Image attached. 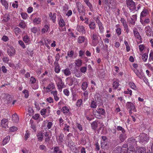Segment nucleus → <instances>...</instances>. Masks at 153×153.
<instances>
[{"instance_id":"nucleus-1","label":"nucleus","mask_w":153,"mask_h":153,"mask_svg":"<svg viewBox=\"0 0 153 153\" xmlns=\"http://www.w3.org/2000/svg\"><path fill=\"white\" fill-rule=\"evenodd\" d=\"M93 113L96 118L99 119H101L102 118L101 115H104L105 112L104 109L100 108H97V110H94Z\"/></svg>"},{"instance_id":"nucleus-2","label":"nucleus","mask_w":153,"mask_h":153,"mask_svg":"<svg viewBox=\"0 0 153 153\" xmlns=\"http://www.w3.org/2000/svg\"><path fill=\"white\" fill-rule=\"evenodd\" d=\"M139 138L140 142L143 145L147 143L149 139L148 135L144 133L140 134L139 135Z\"/></svg>"},{"instance_id":"nucleus-3","label":"nucleus","mask_w":153,"mask_h":153,"mask_svg":"<svg viewBox=\"0 0 153 153\" xmlns=\"http://www.w3.org/2000/svg\"><path fill=\"white\" fill-rule=\"evenodd\" d=\"M126 2L127 7L131 10V11L137 10H136V8L135 3L133 1V0H126Z\"/></svg>"},{"instance_id":"nucleus-4","label":"nucleus","mask_w":153,"mask_h":153,"mask_svg":"<svg viewBox=\"0 0 153 153\" xmlns=\"http://www.w3.org/2000/svg\"><path fill=\"white\" fill-rule=\"evenodd\" d=\"M76 7L79 14L81 16H84L85 14V11L83 6L79 2L76 3Z\"/></svg>"},{"instance_id":"nucleus-5","label":"nucleus","mask_w":153,"mask_h":153,"mask_svg":"<svg viewBox=\"0 0 153 153\" xmlns=\"http://www.w3.org/2000/svg\"><path fill=\"white\" fill-rule=\"evenodd\" d=\"M8 48L7 49V53L10 57L13 56L16 54V51L12 45H8Z\"/></svg>"},{"instance_id":"nucleus-6","label":"nucleus","mask_w":153,"mask_h":153,"mask_svg":"<svg viewBox=\"0 0 153 153\" xmlns=\"http://www.w3.org/2000/svg\"><path fill=\"white\" fill-rule=\"evenodd\" d=\"M13 98L11 96L8 94H5L4 97V102L5 104H10L12 102Z\"/></svg>"},{"instance_id":"nucleus-7","label":"nucleus","mask_w":153,"mask_h":153,"mask_svg":"<svg viewBox=\"0 0 153 153\" xmlns=\"http://www.w3.org/2000/svg\"><path fill=\"white\" fill-rule=\"evenodd\" d=\"M126 107L127 109L132 110L134 112L137 111L134 104L132 102H127L126 104Z\"/></svg>"},{"instance_id":"nucleus-8","label":"nucleus","mask_w":153,"mask_h":153,"mask_svg":"<svg viewBox=\"0 0 153 153\" xmlns=\"http://www.w3.org/2000/svg\"><path fill=\"white\" fill-rule=\"evenodd\" d=\"M127 143L131 146H134L136 145L137 141L133 137L128 138L127 140Z\"/></svg>"},{"instance_id":"nucleus-9","label":"nucleus","mask_w":153,"mask_h":153,"mask_svg":"<svg viewBox=\"0 0 153 153\" xmlns=\"http://www.w3.org/2000/svg\"><path fill=\"white\" fill-rule=\"evenodd\" d=\"M91 38L92 39V45L94 46H95L97 44V41L98 40V36L95 33H93Z\"/></svg>"},{"instance_id":"nucleus-10","label":"nucleus","mask_w":153,"mask_h":153,"mask_svg":"<svg viewBox=\"0 0 153 153\" xmlns=\"http://www.w3.org/2000/svg\"><path fill=\"white\" fill-rule=\"evenodd\" d=\"M68 145L71 150H72L75 153L77 152L78 150L77 148L75 147L74 143L71 140H69L68 142Z\"/></svg>"},{"instance_id":"nucleus-11","label":"nucleus","mask_w":153,"mask_h":153,"mask_svg":"<svg viewBox=\"0 0 153 153\" xmlns=\"http://www.w3.org/2000/svg\"><path fill=\"white\" fill-rule=\"evenodd\" d=\"M58 82L57 84V86L60 91H62V89L65 87L64 83L62 82V79L60 78H58Z\"/></svg>"},{"instance_id":"nucleus-12","label":"nucleus","mask_w":153,"mask_h":153,"mask_svg":"<svg viewBox=\"0 0 153 153\" xmlns=\"http://www.w3.org/2000/svg\"><path fill=\"white\" fill-rule=\"evenodd\" d=\"M119 80L117 79H114L113 82L112 87L115 90L120 85Z\"/></svg>"},{"instance_id":"nucleus-13","label":"nucleus","mask_w":153,"mask_h":153,"mask_svg":"<svg viewBox=\"0 0 153 153\" xmlns=\"http://www.w3.org/2000/svg\"><path fill=\"white\" fill-rule=\"evenodd\" d=\"M145 30L146 35L148 36H151L152 31L150 26L148 25L146 27Z\"/></svg>"},{"instance_id":"nucleus-14","label":"nucleus","mask_w":153,"mask_h":153,"mask_svg":"<svg viewBox=\"0 0 153 153\" xmlns=\"http://www.w3.org/2000/svg\"><path fill=\"white\" fill-rule=\"evenodd\" d=\"M127 137V136L126 132L120 133L118 137L119 139L121 142H123Z\"/></svg>"},{"instance_id":"nucleus-15","label":"nucleus","mask_w":153,"mask_h":153,"mask_svg":"<svg viewBox=\"0 0 153 153\" xmlns=\"http://www.w3.org/2000/svg\"><path fill=\"white\" fill-rule=\"evenodd\" d=\"M8 123V120L6 119H3L1 122V125L4 128L8 127L7 125Z\"/></svg>"},{"instance_id":"nucleus-16","label":"nucleus","mask_w":153,"mask_h":153,"mask_svg":"<svg viewBox=\"0 0 153 153\" xmlns=\"http://www.w3.org/2000/svg\"><path fill=\"white\" fill-rule=\"evenodd\" d=\"M137 30L136 28H134L133 29V31L134 36L136 38L140 40L142 39L139 33L137 31Z\"/></svg>"},{"instance_id":"nucleus-17","label":"nucleus","mask_w":153,"mask_h":153,"mask_svg":"<svg viewBox=\"0 0 153 153\" xmlns=\"http://www.w3.org/2000/svg\"><path fill=\"white\" fill-rule=\"evenodd\" d=\"M101 147L102 149H107L109 148L108 144L104 141L101 142Z\"/></svg>"},{"instance_id":"nucleus-18","label":"nucleus","mask_w":153,"mask_h":153,"mask_svg":"<svg viewBox=\"0 0 153 153\" xmlns=\"http://www.w3.org/2000/svg\"><path fill=\"white\" fill-rule=\"evenodd\" d=\"M36 136L37 137L38 140L40 142H41L43 140L44 135L41 132L38 133L36 134Z\"/></svg>"},{"instance_id":"nucleus-19","label":"nucleus","mask_w":153,"mask_h":153,"mask_svg":"<svg viewBox=\"0 0 153 153\" xmlns=\"http://www.w3.org/2000/svg\"><path fill=\"white\" fill-rule=\"evenodd\" d=\"M49 15L50 19L53 21V22H55L56 19V14L55 13H53L52 14L51 12H50Z\"/></svg>"},{"instance_id":"nucleus-20","label":"nucleus","mask_w":153,"mask_h":153,"mask_svg":"<svg viewBox=\"0 0 153 153\" xmlns=\"http://www.w3.org/2000/svg\"><path fill=\"white\" fill-rule=\"evenodd\" d=\"M91 127L92 129L95 130L97 129L98 127L97 122L96 121L92 122L91 124Z\"/></svg>"},{"instance_id":"nucleus-21","label":"nucleus","mask_w":153,"mask_h":153,"mask_svg":"<svg viewBox=\"0 0 153 153\" xmlns=\"http://www.w3.org/2000/svg\"><path fill=\"white\" fill-rule=\"evenodd\" d=\"M77 30L80 32L82 33H85V27L83 26H78L77 28Z\"/></svg>"},{"instance_id":"nucleus-22","label":"nucleus","mask_w":153,"mask_h":153,"mask_svg":"<svg viewBox=\"0 0 153 153\" xmlns=\"http://www.w3.org/2000/svg\"><path fill=\"white\" fill-rule=\"evenodd\" d=\"M148 11L146 9H144L141 12L140 15V19H143V18L145 17L147 14Z\"/></svg>"},{"instance_id":"nucleus-23","label":"nucleus","mask_w":153,"mask_h":153,"mask_svg":"<svg viewBox=\"0 0 153 153\" xmlns=\"http://www.w3.org/2000/svg\"><path fill=\"white\" fill-rule=\"evenodd\" d=\"M51 93L53 95L55 100L57 101L59 100V98L57 96V91H53L51 92Z\"/></svg>"},{"instance_id":"nucleus-24","label":"nucleus","mask_w":153,"mask_h":153,"mask_svg":"<svg viewBox=\"0 0 153 153\" xmlns=\"http://www.w3.org/2000/svg\"><path fill=\"white\" fill-rule=\"evenodd\" d=\"M81 73L80 71L76 69L75 70L74 72L75 76L77 77H79L82 76V74Z\"/></svg>"},{"instance_id":"nucleus-25","label":"nucleus","mask_w":153,"mask_h":153,"mask_svg":"<svg viewBox=\"0 0 153 153\" xmlns=\"http://www.w3.org/2000/svg\"><path fill=\"white\" fill-rule=\"evenodd\" d=\"M131 23L132 25H134L135 23V21L137 19V15H133L132 16L131 18Z\"/></svg>"},{"instance_id":"nucleus-26","label":"nucleus","mask_w":153,"mask_h":153,"mask_svg":"<svg viewBox=\"0 0 153 153\" xmlns=\"http://www.w3.org/2000/svg\"><path fill=\"white\" fill-rule=\"evenodd\" d=\"M137 153H146V149L143 147H139L137 150Z\"/></svg>"},{"instance_id":"nucleus-27","label":"nucleus","mask_w":153,"mask_h":153,"mask_svg":"<svg viewBox=\"0 0 153 153\" xmlns=\"http://www.w3.org/2000/svg\"><path fill=\"white\" fill-rule=\"evenodd\" d=\"M140 22L143 25L145 26L146 23H149L150 22V20L149 18L145 19L144 21L143 19H140Z\"/></svg>"},{"instance_id":"nucleus-28","label":"nucleus","mask_w":153,"mask_h":153,"mask_svg":"<svg viewBox=\"0 0 153 153\" xmlns=\"http://www.w3.org/2000/svg\"><path fill=\"white\" fill-rule=\"evenodd\" d=\"M90 106L92 108H96L97 107V102L94 100L92 101L90 104Z\"/></svg>"},{"instance_id":"nucleus-29","label":"nucleus","mask_w":153,"mask_h":153,"mask_svg":"<svg viewBox=\"0 0 153 153\" xmlns=\"http://www.w3.org/2000/svg\"><path fill=\"white\" fill-rule=\"evenodd\" d=\"M134 73L136 74L137 76L140 78H141L142 77V75L141 73L138 70L136 69H133Z\"/></svg>"},{"instance_id":"nucleus-30","label":"nucleus","mask_w":153,"mask_h":153,"mask_svg":"<svg viewBox=\"0 0 153 153\" xmlns=\"http://www.w3.org/2000/svg\"><path fill=\"white\" fill-rule=\"evenodd\" d=\"M68 85L70 86L72 85L74 83V79L71 77H68Z\"/></svg>"},{"instance_id":"nucleus-31","label":"nucleus","mask_w":153,"mask_h":153,"mask_svg":"<svg viewBox=\"0 0 153 153\" xmlns=\"http://www.w3.org/2000/svg\"><path fill=\"white\" fill-rule=\"evenodd\" d=\"M1 2L2 5L4 6L6 9H7L8 7V4L6 0H1Z\"/></svg>"},{"instance_id":"nucleus-32","label":"nucleus","mask_w":153,"mask_h":153,"mask_svg":"<svg viewBox=\"0 0 153 153\" xmlns=\"http://www.w3.org/2000/svg\"><path fill=\"white\" fill-rule=\"evenodd\" d=\"M75 63L76 66L79 67L82 65V61L81 59H79L75 60Z\"/></svg>"},{"instance_id":"nucleus-33","label":"nucleus","mask_w":153,"mask_h":153,"mask_svg":"<svg viewBox=\"0 0 153 153\" xmlns=\"http://www.w3.org/2000/svg\"><path fill=\"white\" fill-rule=\"evenodd\" d=\"M42 30V33H45L46 32L48 31L49 26L48 25H45Z\"/></svg>"},{"instance_id":"nucleus-34","label":"nucleus","mask_w":153,"mask_h":153,"mask_svg":"<svg viewBox=\"0 0 153 153\" xmlns=\"http://www.w3.org/2000/svg\"><path fill=\"white\" fill-rule=\"evenodd\" d=\"M10 137L9 136H7L3 140V145L6 144L10 140Z\"/></svg>"},{"instance_id":"nucleus-35","label":"nucleus","mask_w":153,"mask_h":153,"mask_svg":"<svg viewBox=\"0 0 153 153\" xmlns=\"http://www.w3.org/2000/svg\"><path fill=\"white\" fill-rule=\"evenodd\" d=\"M45 137V141L46 142H49L50 140V137L48 133L45 132L44 133Z\"/></svg>"},{"instance_id":"nucleus-36","label":"nucleus","mask_w":153,"mask_h":153,"mask_svg":"<svg viewBox=\"0 0 153 153\" xmlns=\"http://www.w3.org/2000/svg\"><path fill=\"white\" fill-rule=\"evenodd\" d=\"M10 19V16L9 14H5L4 16L3 20L5 22H8Z\"/></svg>"},{"instance_id":"nucleus-37","label":"nucleus","mask_w":153,"mask_h":153,"mask_svg":"<svg viewBox=\"0 0 153 153\" xmlns=\"http://www.w3.org/2000/svg\"><path fill=\"white\" fill-rule=\"evenodd\" d=\"M88 86V84L87 82H83L82 84V88L83 90H85Z\"/></svg>"},{"instance_id":"nucleus-38","label":"nucleus","mask_w":153,"mask_h":153,"mask_svg":"<svg viewBox=\"0 0 153 153\" xmlns=\"http://www.w3.org/2000/svg\"><path fill=\"white\" fill-rule=\"evenodd\" d=\"M12 118L14 122H17L18 121V116L16 114H13L12 115Z\"/></svg>"},{"instance_id":"nucleus-39","label":"nucleus","mask_w":153,"mask_h":153,"mask_svg":"<svg viewBox=\"0 0 153 153\" xmlns=\"http://www.w3.org/2000/svg\"><path fill=\"white\" fill-rule=\"evenodd\" d=\"M59 25L60 27H62L65 26V24L64 20L62 19H60L59 22Z\"/></svg>"},{"instance_id":"nucleus-40","label":"nucleus","mask_w":153,"mask_h":153,"mask_svg":"<svg viewBox=\"0 0 153 153\" xmlns=\"http://www.w3.org/2000/svg\"><path fill=\"white\" fill-rule=\"evenodd\" d=\"M64 137V135L62 134V133H60L59 136L58 137L59 142V143H62L63 141V137Z\"/></svg>"},{"instance_id":"nucleus-41","label":"nucleus","mask_w":153,"mask_h":153,"mask_svg":"<svg viewBox=\"0 0 153 153\" xmlns=\"http://www.w3.org/2000/svg\"><path fill=\"white\" fill-rule=\"evenodd\" d=\"M89 28L92 30L94 29L95 28V24L94 22H91L89 25Z\"/></svg>"},{"instance_id":"nucleus-42","label":"nucleus","mask_w":153,"mask_h":153,"mask_svg":"<svg viewBox=\"0 0 153 153\" xmlns=\"http://www.w3.org/2000/svg\"><path fill=\"white\" fill-rule=\"evenodd\" d=\"M66 76H69L71 74V72L68 68H66L65 70H63Z\"/></svg>"},{"instance_id":"nucleus-43","label":"nucleus","mask_w":153,"mask_h":153,"mask_svg":"<svg viewBox=\"0 0 153 153\" xmlns=\"http://www.w3.org/2000/svg\"><path fill=\"white\" fill-rule=\"evenodd\" d=\"M129 85L130 88L134 89H136V86L133 82H130L129 83Z\"/></svg>"},{"instance_id":"nucleus-44","label":"nucleus","mask_w":153,"mask_h":153,"mask_svg":"<svg viewBox=\"0 0 153 153\" xmlns=\"http://www.w3.org/2000/svg\"><path fill=\"white\" fill-rule=\"evenodd\" d=\"M117 131H121L122 133L126 132V131L122 127L120 126H117Z\"/></svg>"},{"instance_id":"nucleus-45","label":"nucleus","mask_w":153,"mask_h":153,"mask_svg":"<svg viewBox=\"0 0 153 153\" xmlns=\"http://www.w3.org/2000/svg\"><path fill=\"white\" fill-rule=\"evenodd\" d=\"M74 54V51L73 50L71 51H68L67 53L68 56L71 58H72Z\"/></svg>"},{"instance_id":"nucleus-46","label":"nucleus","mask_w":153,"mask_h":153,"mask_svg":"<svg viewBox=\"0 0 153 153\" xmlns=\"http://www.w3.org/2000/svg\"><path fill=\"white\" fill-rule=\"evenodd\" d=\"M55 88V86L54 84L53 83H51V84H49L46 88V89L50 90L53 89Z\"/></svg>"},{"instance_id":"nucleus-47","label":"nucleus","mask_w":153,"mask_h":153,"mask_svg":"<svg viewBox=\"0 0 153 153\" xmlns=\"http://www.w3.org/2000/svg\"><path fill=\"white\" fill-rule=\"evenodd\" d=\"M62 111L64 114H66L69 112V109L67 106H65L62 108Z\"/></svg>"},{"instance_id":"nucleus-48","label":"nucleus","mask_w":153,"mask_h":153,"mask_svg":"<svg viewBox=\"0 0 153 153\" xmlns=\"http://www.w3.org/2000/svg\"><path fill=\"white\" fill-rule=\"evenodd\" d=\"M85 38L83 36H79L78 38V42L79 43H83L85 41Z\"/></svg>"},{"instance_id":"nucleus-49","label":"nucleus","mask_w":153,"mask_h":153,"mask_svg":"<svg viewBox=\"0 0 153 153\" xmlns=\"http://www.w3.org/2000/svg\"><path fill=\"white\" fill-rule=\"evenodd\" d=\"M148 58V55L146 53H144L142 55V59L143 60L144 62H146L147 61Z\"/></svg>"},{"instance_id":"nucleus-50","label":"nucleus","mask_w":153,"mask_h":153,"mask_svg":"<svg viewBox=\"0 0 153 153\" xmlns=\"http://www.w3.org/2000/svg\"><path fill=\"white\" fill-rule=\"evenodd\" d=\"M22 93L25 94L24 97L26 98H27L29 96V92L27 90H25L22 91Z\"/></svg>"},{"instance_id":"nucleus-51","label":"nucleus","mask_w":153,"mask_h":153,"mask_svg":"<svg viewBox=\"0 0 153 153\" xmlns=\"http://www.w3.org/2000/svg\"><path fill=\"white\" fill-rule=\"evenodd\" d=\"M23 39L24 42L26 43H28L30 41L29 37L27 36H25L23 37Z\"/></svg>"},{"instance_id":"nucleus-52","label":"nucleus","mask_w":153,"mask_h":153,"mask_svg":"<svg viewBox=\"0 0 153 153\" xmlns=\"http://www.w3.org/2000/svg\"><path fill=\"white\" fill-rule=\"evenodd\" d=\"M33 22L36 24H39L40 23L41 19L39 18H36L34 19Z\"/></svg>"},{"instance_id":"nucleus-53","label":"nucleus","mask_w":153,"mask_h":153,"mask_svg":"<svg viewBox=\"0 0 153 153\" xmlns=\"http://www.w3.org/2000/svg\"><path fill=\"white\" fill-rule=\"evenodd\" d=\"M109 3L111 5L113 6V7H115L116 6V2L115 0H110Z\"/></svg>"},{"instance_id":"nucleus-54","label":"nucleus","mask_w":153,"mask_h":153,"mask_svg":"<svg viewBox=\"0 0 153 153\" xmlns=\"http://www.w3.org/2000/svg\"><path fill=\"white\" fill-rule=\"evenodd\" d=\"M3 62L5 63H8L9 61V58L7 56H4L2 59Z\"/></svg>"},{"instance_id":"nucleus-55","label":"nucleus","mask_w":153,"mask_h":153,"mask_svg":"<svg viewBox=\"0 0 153 153\" xmlns=\"http://www.w3.org/2000/svg\"><path fill=\"white\" fill-rule=\"evenodd\" d=\"M82 101L81 99L78 100L76 102V105L78 107H79L81 105L82 103Z\"/></svg>"},{"instance_id":"nucleus-56","label":"nucleus","mask_w":153,"mask_h":153,"mask_svg":"<svg viewBox=\"0 0 153 153\" xmlns=\"http://www.w3.org/2000/svg\"><path fill=\"white\" fill-rule=\"evenodd\" d=\"M87 71V66L82 67L80 69V72L81 73H85Z\"/></svg>"},{"instance_id":"nucleus-57","label":"nucleus","mask_w":153,"mask_h":153,"mask_svg":"<svg viewBox=\"0 0 153 153\" xmlns=\"http://www.w3.org/2000/svg\"><path fill=\"white\" fill-rule=\"evenodd\" d=\"M60 69H61L60 66L55 67L54 71L57 73H58L60 72Z\"/></svg>"},{"instance_id":"nucleus-58","label":"nucleus","mask_w":153,"mask_h":153,"mask_svg":"<svg viewBox=\"0 0 153 153\" xmlns=\"http://www.w3.org/2000/svg\"><path fill=\"white\" fill-rule=\"evenodd\" d=\"M19 26L21 27L24 28L25 27L26 25L25 23L23 21H22L19 23Z\"/></svg>"},{"instance_id":"nucleus-59","label":"nucleus","mask_w":153,"mask_h":153,"mask_svg":"<svg viewBox=\"0 0 153 153\" xmlns=\"http://www.w3.org/2000/svg\"><path fill=\"white\" fill-rule=\"evenodd\" d=\"M39 148L40 150H43L45 151H46L47 149L46 146L43 145H40Z\"/></svg>"},{"instance_id":"nucleus-60","label":"nucleus","mask_w":153,"mask_h":153,"mask_svg":"<svg viewBox=\"0 0 153 153\" xmlns=\"http://www.w3.org/2000/svg\"><path fill=\"white\" fill-rule=\"evenodd\" d=\"M40 115L39 114H36L33 116L32 118L35 120H37L39 117Z\"/></svg>"},{"instance_id":"nucleus-61","label":"nucleus","mask_w":153,"mask_h":153,"mask_svg":"<svg viewBox=\"0 0 153 153\" xmlns=\"http://www.w3.org/2000/svg\"><path fill=\"white\" fill-rule=\"evenodd\" d=\"M9 129L10 131L14 132L17 130V128L16 127L12 126Z\"/></svg>"},{"instance_id":"nucleus-62","label":"nucleus","mask_w":153,"mask_h":153,"mask_svg":"<svg viewBox=\"0 0 153 153\" xmlns=\"http://www.w3.org/2000/svg\"><path fill=\"white\" fill-rule=\"evenodd\" d=\"M21 15L23 19H25L27 18V14L26 13H22Z\"/></svg>"},{"instance_id":"nucleus-63","label":"nucleus","mask_w":153,"mask_h":153,"mask_svg":"<svg viewBox=\"0 0 153 153\" xmlns=\"http://www.w3.org/2000/svg\"><path fill=\"white\" fill-rule=\"evenodd\" d=\"M128 149H126V148L124 149L121 148V153H127Z\"/></svg>"},{"instance_id":"nucleus-64","label":"nucleus","mask_w":153,"mask_h":153,"mask_svg":"<svg viewBox=\"0 0 153 153\" xmlns=\"http://www.w3.org/2000/svg\"><path fill=\"white\" fill-rule=\"evenodd\" d=\"M153 60V52H151L149 54V60L151 61Z\"/></svg>"}]
</instances>
